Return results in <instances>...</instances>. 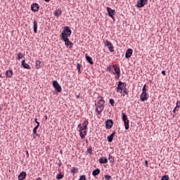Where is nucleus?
I'll return each mask as SVG.
<instances>
[{
    "instance_id": "nucleus-24",
    "label": "nucleus",
    "mask_w": 180,
    "mask_h": 180,
    "mask_svg": "<svg viewBox=\"0 0 180 180\" xmlns=\"http://www.w3.org/2000/svg\"><path fill=\"white\" fill-rule=\"evenodd\" d=\"M124 126H125V130H129V129L130 128V125L129 124V120L124 122Z\"/></svg>"
},
{
    "instance_id": "nucleus-38",
    "label": "nucleus",
    "mask_w": 180,
    "mask_h": 180,
    "mask_svg": "<svg viewBox=\"0 0 180 180\" xmlns=\"http://www.w3.org/2000/svg\"><path fill=\"white\" fill-rule=\"evenodd\" d=\"M122 91H123L124 94H125V95H129V92L127 91V89L126 87H124Z\"/></svg>"
},
{
    "instance_id": "nucleus-36",
    "label": "nucleus",
    "mask_w": 180,
    "mask_h": 180,
    "mask_svg": "<svg viewBox=\"0 0 180 180\" xmlns=\"http://www.w3.org/2000/svg\"><path fill=\"white\" fill-rule=\"evenodd\" d=\"M146 86H147V84H145L142 88V92H147Z\"/></svg>"
},
{
    "instance_id": "nucleus-45",
    "label": "nucleus",
    "mask_w": 180,
    "mask_h": 180,
    "mask_svg": "<svg viewBox=\"0 0 180 180\" xmlns=\"http://www.w3.org/2000/svg\"><path fill=\"white\" fill-rule=\"evenodd\" d=\"M110 163L115 162V159H113V158L110 159Z\"/></svg>"
},
{
    "instance_id": "nucleus-13",
    "label": "nucleus",
    "mask_w": 180,
    "mask_h": 180,
    "mask_svg": "<svg viewBox=\"0 0 180 180\" xmlns=\"http://www.w3.org/2000/svg\"><path fill=\"white\" fill-rule=\"evenodd\" d=\"M89 124V122L87 119L84 120V121L81 124L82 127L84 129V130H88V125Z\"/></svg>"
},
{
    "instance_id": "nucleus-20",
    "label": "nucleus",
    "mask_w": 180,
    "mask_h": 180,
    "mask_svg": "<svg viewBox=\"0 0 180 180\" xmlns=\"http://www.w3.org/2000/svg\"><path fill=\"white\" fill-rule=\"evenodd\" d=\"M86 60L89 64L94 65V60H92V58H91V56H86Z\"/></svg>"
},
{
    "instance_id": "nucleus-35",
    "label": "nucleus",
    "mask_w": 180,
    "mask_h": 180,
    "mask_svg": "<svg viewBox=\"0 0 180 180\" xmlns=\"http://www.w3.org/2000/svg\"><path fill=\"white\" fill-rule=\"evenodd\" d=\"M79 180H86V176L84 174L80 176Z\"/></svg>"
},
{
    "instance_id": "nucleus-43",
    "label": "nucleus",
    "mask_w": 180,
    "mask_h": 180,
    "mask_svg": "<svg viewBox=\"0 0 180 180\" xmlns=\"http://www.w3.org/2000/svg\"><path fill=\"white\" fill-rule=\"evenodd\" d=\"M176 108H180V101H177Z\"/></svg>"
},
{
    "instance_id": "nucleus-54",
    "label": "nucleus",
    "mask_w": 180,
    "mask_h": 180,
    "mask_svg": "<svg viewBox=\"0 0 180 180\" xmlns=\"http://www.w3.org/2000/svg\"><path fill=\"white\" fill-rule=\"evenodd\" d=\"M77 98H79V96H77Z\"/></svg>"
},
{
    "instance_id": "nucleus-33",
    "label": "nucleus",
    "mask_w": 180,
    "mask_h": 180,
    "mask_svg": "<svg viewBox=\"0 0 180 180\" xmlns=\"http://www.w3.org/2000/svg\"><path fill=\"white\" fill-rule=\"evenodd\" d=\"M169 179V176L168 175H164L162 178L161 180H168Z\"/></svg>"
},
{
    "instance_id": "nucleus-55",
    "label": "nucleus",
    "mask_w": 180,
    "mask_h": 180,
    "mask_svg": "<svg viewBox=\"0 0 180 180\" xmlns=\"http://www.w3.org/2000/svg\"><path fill=\"white\" fill-rule=\"evenodd\" d=\"M45 119L47 120V116L45 117Z\"/></svg>"
},
{
    "instance_id": "nucleus-44",
    "label": "nucleus",
    "mask_w": 180,
    "mask_h": 180,
    "mask_svg": "<svg viewBox=\"0 0 180 180\" xmlns=\"http://www.w3.org/2000/svg\"><path fill=\"white\" fill-rule=\"evenodd\" d=\"M112 15H116V11L115 10L111 9Z\"/></svg>"
},
{
    "instance_id": "nucleus-9",
    "label": "nucleus",
    "mask_w": 180,
    "mask_h": 180,
    "mask_svg": "<svg viewBox=\"0 0 180 180\" xmlns=\"http://www.w3.org/2000/svg\"><path fill=\"white\" fill-rule=\"evenodd\" d=\"M148 99V95H147V92L142 91L140 96V100L141 102H146Z\"/></svg>"
},
{
    "instance_id": "nucleus-4",
    "label": "nucleus",
    "mask_w": 180,
    "mask_h": 180,
    "mask_svg": "<svg viewBox=\"0 0 180 180\" xmlns=\"http://www.w3.org/2000/svg\"><path fill=\"white\" fill-rule=\"evenodd\" d=\"M79 129V136L81 139H85V136H86L87 131L82 127V125L79 124L77 127Z\"/></svg>"
},
{
    "instance_id": "nucleus-31",
    "label": "nucleus",
    "mask_w": 180,
    "mask_h": 180,
    "mask_svg": "<svg viewBox=\"0 0 180 180\" xmlns=\"http://www.w3.org/2000/svg\"><path fill=\"white\" fill-rule=\"evenodd\" d=\"M81 67H82V66L81 65V64H79V63H77V70H78V73H79V74H81Z\"/></svg>"
},
{
    "instance_id": "nucleus-21",
    "label": "nucleus",
    "mask_w": 180,
    "mask_h": 180,
    "mask_svg": "<svg viewBox=\"0 0 180 180\" xmlns=\"http://www.w3.org/2000/svg\"><path fill=\"white\" fill-rule=\"evenodd\" d=\"M98 161H99L100 164H107L108 158H101Z\"/></svg>"
},
{
    "instance_id": "nucleus-28",
    "label": "nucleus",
    "mask_w": 180,
    "mask_h": 180,
    "mask_svg": "<svg viewBox=\"0 0 180 180\" xmlns=\"http://www.w3.org/2000/svg\"><path fill=\"white\" fill-rule=\"evenodd\" d=\"M35 64H36V68L37 70H39V68H40V67H41V65H40V64H41V62H40L39 60H36Z\"/></svg>"
},
{
    "instance_id": "nucleus-14",
    "label": "nucleus",
    "mask_w": 180,
    "mask_h": 180,
    "mask_svg": "<svg viewBox=\"0 0 180 180\" xmlns=\"http://www.w3.org/2000/svg\"><path fill=\"white\" fill-rule=\"evenodd\" d=\"M115 134H116V131H114L110 136H108L107 140L108 143H112V141H113Z\"/></svg>"
},
{
    "instance_id": "nucleus-23",
    "label": "nucleus",
    "mask_w": 180,
    "mask_h": 180,
    "mask_svg": "<svg viewBox=\"0 0 180 180\" xmlns=\"http://www.w3.org/2000/svg\"><path fill=\"white\" fill-rule=\"evenodd\" d=\"M61 13H62V11H61V9H60V8L57 9V10L54 12V15H55V16H56L57 18H58V16H61Z\"/></svg>"
},
{
    "instance_id": "nucleus-18",
    "label": "nucleus",
    "mask_w": 180,
    "mask_h": 180,
    "mask_svg": "<svg viewBox=\"0 0 180 180\" xmlns=\"http://www.w3.org/2000/svg\"><path fill=\"white\" fill-rule=\"evenodd\" d=\"M100 174H101V169H96L93 170V172H92L93 176H96L99 175Z\"/></svg>"
},
{
    "instance_id": "nucleus-42",
    "label": "nucleus",
    "mask_w": 180,
    "mask_h": 180,
    "mask_svg": "<svg viewBox=\"0 0 180 180\" xmlns=\"http://www.w3.org/2000/svg\"><path fill=\"white\" fill-rule=\"evenodd\" d=\"M34 122L37 123V126H38V127L40 126V122H39L38 121H37V118H35L34 119Z\"/></svg>"
},
{
    "instance_id": "nucleus-1",
    "label": "nucleus",
    "mask_w": 180,
    "mask_h": 180,
    "mask_svg": "<svg viewBox=\"0 0 180 180\" xmlns=\"http://www.w3.org/2000/svg\"><path fill=\"white\" fill-rule=\"evenodd\" d=\"M71 33L72 32L71 31V29H70V27H65L64 30H63L61 33V39L63 41L65 42V44L67 47L69 46L70 49H72V46H74V44L70 41V36H71Z\"/></svg>"
},
{
    "instance_id": "nucleus-50",
    "label": "nucleus",
    "mask_w": 180,
    "mask_h": 180,
    "mask_svg": "<svg viewBox=\"0 0 180 180\" xmlns=\"http://www.w3.org/2000/svg\"><path fill=\"white\" fill-rule=\"evenodd\" d=\"M58 167H61V162L58 163Z\"/></svg>"
},
{
    "instance_id": "nucleus-29",
    "label": "nucleus",
    "mask_w": 180,
    "mask_h": 180,
    "mask_svg": "<svg viewBox=\"0 0 180 180\" xmlns=\"http://www.w3.org/2000/svg\"><path fill=\"white\" fill-rule=\"evenodd\" d=\"M71 174H77L78 173V168L77 167H72L71 171H70Z\"/></svg>"
},
{
    "instance_id": "nucleus-40",
    "label": "nucleus",
    "mask_w": 180,
    "mask_h": 180,
    "mask_svg": "<svg viewBox=\"0 0 180 180\" xmlns=\"http://www.w3.org/2000/svg\"><path fill=\"white\" fill-rule=\"evenodd\" d=\"M98 102H100V103H104L105 104V101L103 100V97H101V99Z\"/></svg>"
},
{
    "instance_id": "nucleus-49",
    "label": "nucleus",
    "mask_w": 180,
    "mask_h": 180,
    "mask_svg": "<svg viewBox=\"0 0 180 180\" xmlns=\"http://www.w3.org/2000/svg\"><path fill=\"white\" fill-rule=\"evenodd\" d=\"M148 164V161L146 160L145 161V165H146V167H147Z\"/></svg>"
},
{
    "instance_id": "nucleus-19",
    "label": "nucleus",
    "mask_w": 180,
    "mask_h": 180,
    "mask_svg": "<svg viewBox=\"0 0 180 180\" xmlns=\"http://www.w3.org/2000/svg\"><path fill=\"white\" fill-rule=\"evenodd\" d=\"M107 11L108 16H110V18H112V19H115L113 14H112V8H110V7H107Z\"/></svg>"
},
{
    "instance_id": "nucleus-10",
    "label": "nucleus",
    "mask_w": 180,
    "mask_h": 180,
    "mask_svg": "<svg viewBox=\"0 0 180 180\" xmlns=\"http://www.w3.org/2000/svg\"><path fill=\"white\" fill-rule=\"evenodd\" d=\"M39 9H40V6L37 4V3H34L31 6V11L32 12H39Z\"/></svg>"
},
{
    "instance_id": "nucleus-46",
    "label": "nucleus",
    "mask_w": 180,
    "mask_h": 180,
    "mask_svg": "<svg viewBox=\"0 0 180 180\" xmlns=\"http://www.w3.org/2000/svg\"><path fill=\"white\" fill-rule=\"evenodd\" d=\"M162 75H167V74L165 73V70H162Z\"/></svg>"
},
{
    "instance_id": "nucleus-53",
    "label": "nucleus",
    "mask_w": 180,
    "mask_h": 180,
    "mask_svg": "<svg viewBox=\"0 0 180 180\" xmlns=\"http://www.w3.org/2000/svg\"><path fill=\"white\" fill-rule=\"evenodd\" d=\"M27 155L29 156V152L27 151Z\"/></svg>"
},
{
    "instance_id": "nucleus-12",
    "label": "nucleus",
    "mask_w": 180,
    "mask_h": 180,
    "mask_svg": "<svg viewBox=\"0 0 180 180\" xmlns=\"http://www.w3.org/2000/svg\"><path fill=\"white\" fill-rule=\"evenodd\" d=\"M133 54V49H129L125 52V58H130Z\"/></svg>"
},
{
    "instance_id": "nucleus-47",
    "label": "nucleus",
    "mask_w": 180,
    "mask_h": 180,
    "mask_svg": "<svg viewBox=\"0 0 180 180\" xmlns=\"http://www.w3.org/2000/svg\"><path fill=\"white\" fill-rule=\"evenodd\" d=\"M108 158H109V160H112V158H113L112 157V155H110V154H109L108 155Z\"/></svg>"
},
{
    "instance_id": "nucleus-3",
    "label": "nucleus",
    "mask_w": 180,
    "mask_h": 180,
    "mask_svg": "<svg viewBox=\"0 0 180 180\" xmlns=\"http://www.w3.org/2000/svg\"><path fill=\"white\" fill-rule=\"evenodd\" d=\"M103 43L105 47H108L110 53H113V51H115V47L113 46V44H112V42L106 39L103 41Z\"/></svg>"
},
{
    "instance_id": "nucleus-17",
    "label": "nucleus",
    "mask_w": 180,
    "mask_h": 180,
    "mask_svg": "<svg viewBox=\"0 0 180 180\" xmlns=\"http://www.w3.org/2000/svg\"><path fill=\"white\" fill-rule=\"evenodd\" d=\"M39 129V125H36L35 127L33 129V136H34V139H36V136H39V134H37V129Z\"/></svg>"
},
{
    "instance_id": "nucleus-26",
    "label": "nucleus",
    "mask_w": 180,
    "mask_h": 180,
    "mask_svg": "<svg viewBox=\"0 0 180 180\" xmlns=\"http://www.w3.org/2000/svg\"><path fill=\"white\" fill-rule=\"evenodd\" d=\"M122 119L123 122H127V120H129V119L127 118V115H126V114H124V112L122 113Z\"/></svg>"
},
{
    "instance_id": "nucleus-34",
    "label": "nucleus",
    "mask_w": 180,
    "mask_h": 180,
    "mask_svg": "<svg viewBox=\"0 0 180 180\" xmlns=\"http://www.w3.org/2000/svg\"><path fill=\"white\" fill-rule=\"evenodd\" d=\"M87 153H89V154L90 155H92V148L91 147H89L87 148Z\"/></svg>"
},
{
    "instance_id": "nucleus-5",
    "label": "nucleus",
    "mask_w": 180,
    "mask_h": 180,
    "mask_svg": "<svg viewBox=\"0 0 180 180\" xmlns=\"http://www.w3.org/2000/svg\"><path fill=\"white\" fill-rule=\"evenodd\" d=\"M126 86H127L126 83H124L122 81H119L118 84H117V92H120V91H121L120 92L122 93V91H123V89Z\"/></svg>"
},
{
    "instance_id": "nucleus-51",
    "label": "nucleus",
    "mask_w": 180,
    "mask_h": 180,
    "mask_svg": "<svg viewBox=\"0 0 180 180\" xmlns=\"http://www.w3.org/2000/svg\"><path fill=\"white\" fill-rule=\"evenodd\" d=\"M45 2H50V0H44Z\"/></svg>"
},
{
    "instance_id": "nucleus-2",
    "label": "nucleus",
    "mask_w": 180,
    "mask_h": 180,
    "mask_svg": "<svg viewBox=\"0 0 180 180\" xmlns=\"http://www.w3.org/2000/svg\"><path fill=\"white\" fill-rule=\"evenodd\" d=\"M95 106L97 115H101V113L103 112V109H105V104L103 103L97 102V103L95 104Z\"/></svg>"
},
{
    "instance_id": "nucleus-48",
    "label": "nucleus",
    "mask_w": 180,
    "mask_h": 180,
    "mask_svg": "<svg viewBox=\"0 0 180 180\" xmlns=\"http://www.w3.org/2000/svg\"><path fill=\"white\" fill-rule=\"evenodd\" d=\"M176 107L174 108V109L173 110V113H176Z\"/></svg>"
},
{
    "instance_id": "nucleus-16",
    "label": "nucleus",
    "mask_w": 180,
    "mask_h": 180,
    "mask_svg": "<svg viewBox=\"0 0 180 180\" xmlns=\"http://www.w3.org/2000/svg\"><path fill=\"white\" fill-rule=\"evenodd\" d=\"M18 179L19 180L26 179V173H25V172H22L21 173H20V174L18 175Z\"/></svg>"
},
{
    "instance_id": "nucleus-27",
    "label": "nucleus",
    "mask_w": 180,
    "mask_h": 180,
    "mask_svg": "<svg viewBox=\"0 0 180 180\" xmlns=\"http://www.w3.org/2000/svg\"><path fill=\"white\" fill-rule=\"evenodd\" d=\"M107 70L110 72V74H113V66L108 65L107 68Z\"/></svg>"
},
{
    "instance_id": "nucleus-52",
    "label": "nucleus",
    "mask_w": 180,
    "mask_h": 180,
    "mask_svg": "<svg viewBox=\"0 0 180 180\" xmlns=\"http://www.w3.org/2000/svg\"><path fill=\"white\" fill-rule=\"evenodd\" d=\"M37 180H41V178L39 177Z\"/></svg>"
},
{
    "instance_id": "nucleus-25",
    "label": "nucleus",
    "mask_w": 180,
    "mask_h": 180,
    "mask_svg": "<svg viewBox=\"0 0 180 180\" xmlns=\"http://www.w3.org/2000/svg\"><path fill=\"white\" fill-rule=\"evenodd\" d=\"M33 25H34V32L37 33V21L34 20L33 22Z\"/></svg>"
},
{
    "instance_id": "nucleus-39",
    "label": "nucleus",
    "mask_w": 180,
    "mask_h": 180,
    "mask_svg": "<svg viewBox=\"0 0 180 180\" xmlns=\"http://www.w3.org/2000/svg\"><path fill=\"white\" fill-rule=\"evenodd\" d=\"M104 177H105V179H106V180L112 179V176L105 175Z\"/></svg>"
},
{
    "instance_id": "nucleus-11",
    "label": "nucleus",
    "mask_w": 180,
    "mask_h": 180,
    "mask_svg": "<svg viewBox=\"0 0 180 180\" xmlns=\"http://www.w3.org/2000/svg\"><path fill=\"white\" fill-rule=\"evenodd\" d=\"M112 67L114 70L112 72L113 75H116V74L120 72V68L117 66V65H112Z\"/></svg>"
},
{
    "instance_id": "nucleus-7",
    "label": "nucleus",
    "mask_w": 180,
    "mask_h": 180,
    "mask_svg": "<svg viewBox=\"0 0 180 180\" xmlns=\"http://www.w3.org/2000/svg\"><path fill=\"white\" fill-rule=\"evenodd\" d=\"M53 88H55V89H56L57 92H61V86L58 84V82H57V80H54L53 82Z\"/></svg>"
},
{
    "instance_id": "nucleus-8",
    "label": "nucleus",
    "mask_w": 180,
    "mask_h": 180,
    "mask_svg": "<svg viewBox=\"0 0 180 180\" xmlns=\"http://www.w3.org/2000/svg\"><path fill=\"white\" fill-rule=\"evenodd\" d=\"M111 127H113V120H107L105 121V129L107 130H110Z\"/></svg>"
},
{
    "instance_id": "nucleus-32",
    "label": "nucleus",
    "mask_w": 180,
    "mask_h": 180,
    "mask_svg": "<svg viewBox=\"0 0 180 180\" xmlns=\"http://www.w3.org/2000/svg\"><path fill=\"white\" fill-rule=\"evenodd\" d=\"M23 57H24V56H23L22 53H21V52L18 53V60H20V59L23 58Z\"/></svg>"
},
{
    "instance_id": "nucleus-41",
    "label": "nucleus",
    "mask_w": 180,
    "mask_h": 180,
    "mask_svg": "<svg viewBox=\"0 0 180 180\" xmlns=\"http://www.w3.org/2000/svg\"><path fill=\"white\" fill-rule=\"evenodd\" d=\"M115 75H117V76L115 77V79H119V78H120V72L116 73Z\"/></svg>"
},
{
    "instance_id": "nucleus-15",
    "label": "nucleus",
    "mask_w": 180,
    "mask_h": 180,
    "mask_svg": "<svg viewBox=\"0 0 180 180\" xmlns=\"http://www.w3.org/2000/svg\"><path fill=\"white\" fill-rule=\"evenodd\" d=\"M22 65L23 68H25V70H32V68L30 67V65H29V64L26 63L25 60H22Z\"/></svg>"
},
{
    "instance_id": "nucleus-37",
    "label": "nucleus",
    "mask_w": 180,
    "mask_h": 180,
    "mask_svg": "<svg viewBox=\"0 0 180 180\" xmlns=\"http://www.w3.org/2000/svg\"><path fill=\"white\" fill-rule=\"evenodd\" d=\"M109 102L112 106H115V100L113 98H110Z\"/></svg>"
},
{
    "instance_id": "nucleus-6",
    "label": "nucleus",
    "mask_w": 180,
    "mask_h": 180,
    "mask_svg": "<svg viewBox=\"0 0 180 180\" xmlns=\"http://www.w3.org/2000/svg\"><path fill=\"white\" fill-rule=\"evenodd\" d=\"M148 0H138L136 5V8H143L145 5H147Z\"/></svg>"
},
{
    "instance_id": "nucleus-30",
    "label": "nucleus",
    "mask_w": 180,
    "mask_h": 180,
    "mask_svg": "<svg viewBox=\"0 0 180 180\" xmlns=\"http://www.w3.org/2000/svg\"><path fill=\"white\" fill-rule=\"evenodd\" d=\"M63 178H64V174H63L62 173H60L56 176V179H63Z\"/></svg>"
},
{
    "instance_id": "nucleus-22",
    "label": "nucleus",
    "mask_w": 180,
    "mask_h": 180,
    "mask_svg": "<svg viewBox=\"0 0 180 180\" xmlns=\"http://www.w3.org/2000/svg\"><path fill=\"white\" fill-rule=\"evenodd\" d=\"M6 77H8V78H12V75H13V72H12V70H7V71L6 72Z\"/></svg>"
}]
</instances>
